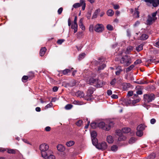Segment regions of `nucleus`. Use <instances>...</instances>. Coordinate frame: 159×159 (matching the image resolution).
<instances>
[{
  "mask_svg": "<svg viewBox=\"0 0 159 159\" xmlns=\"http://www.w3.org/2000/svg\"><path fill=\"white\" fill-rule=\"evenodd\" d=\"M107 141L109 143H112L114 141L113 138L112 136L109 135L107 137Z\"/></svg>",
  "mask_w": 159,
  "mask_h": 159,
  "instance_id": "412c9836",
  "label": "nucleus"
},
{
  "mask_svg": "<svg viewBox=\"0 0 159 159\" xmlns=\"http://www.w3.org/2000/svg\"><path fill=\"white\" fill-rule=\"evenodd\" d=\"M123 89L125 90H127L128 89L130 88L131 84L129 83H124L122 85Z\"/></svg>",
  "mask_w": 159,
  "mask_h": 159,
  "instance_id": "6ab92c4d",
  "label": "nucleus"
},
{
  "mask_svg": "<svg viewBox=\"0 0 159 159\" xmlns=\"http://www.w3.org/2000/svg\"><path fill=\"white\" fill-rule=\"evenodd\" d=\"M107 148V145L106 142H102L101 143H99L97 147H96L98 149L102 150H104Z\"/></svg>",
  "mask_w": 159,
  "mask_h": 159,
  "instance_id": "9b49d317",
  "label": "nucleus"
},
{
  "mask_svg": "<svg viewBox=\"0 0 159 159\" xmlns=\"http://www.w3.org/2000/svg\"><path fill=\"white\" fill-rule=\"evenodd\" d=\"M136 139L134 137L131 138L129 140V142L130 144L134 143L136 141Z\"/></svg>",
  "mask_w": 159,
  "mask_h": 159,
  "instance_id": "49530a36",
  "label": "nucleus"
},
{
  "mask_svg": "<svg viewBox=\"0 0 159 159\" xmlns=\"http://www.w3.org/2000/svg\"><path fill=\"white\" fill-rule=\"evenodd\" d=\"M116 134L118 136H120V138L118 139L119 140H121V137H122V136H121L122 135V133L120 130L118 129L116 130Z\"/></svg>",
  "mask_w": 159,
  "mask_h": 159,
  "instance_id": "c756f323",
  "label": "nucleus"
},
{
  "mask_svg": "<svg viewBox=\"0 0 159 159\" xmlns=\"http://www.w3.org/2000/svg\"><path fill=\"white\" fill-rule=\"evenodd\" d=\"M113 6L115 10L119 9L120 8V6L118 5L113 4Z\"/></svg>",
  "mask_w": 159,
  "mask_h": 159,
  "instance_id": "0e129e2a",
  "label": "nucleus"
},
{
  "mask_svg": "<svg viewBox=\"0 0 159 159\" xmlns=\"http://www.w3.org/2000/svg\"><path fill=\"white\" fill-rule=\"evenodd\" d=\"M98 82L96 83L95 86L98 88L101 87L103 86V83L102 81L99 80H98Z\"/></svg>",
  "mask_w": 159,
  "mask_h": 159,
  "instance_id": "473e14b6",
  "label": "nucleus"
},
{
  "mask_svg": "<svg viewBox=\"0 0 159 159\" xmlns=\"http://www.w3.org/2000/svg\"><path fill=\"white\" fill-rule=\"evenodd\" d=\"M118 150V146L116 145H113L111 147V151L115 152Z\"/></svg>",
  "mask_w": 159,
  "mask_h": 159,
  "instance_id": "72a5a7b5",
  "label": "nucleus"
},
{
  "mask_svg": "<svg viewBox=\"0 0 159 159\" xmlns=\"http://www.w3.org/2000/svg\"><path fill=\"white\" fill-rule=\"evenodd\" d=\"M47 49L45 47L42 48L40 51V55L41 56H43L44 55Z\"/></svg>",
  "mask_w": 159,
  "mask_h": 159,
  "instance_id": "5701e85b",
  "label": "nucleus"
},
{
  "mask_svg": "<svg viewBox=\"0 0 159 159\" xmlns=\"http://www.w3.org/2000/svg\"><path fill=\"white\" fill-rule=\"evenodd\" d=\"M124 102L126 106H128L129 105L132 103V100L130 99L129 97L124 99Z\"/></svg>",
  "mask_w": 159,
  "mask_h": 159,
  "instance_id": "4468645a",
  "label": "nucleus"
},
{
  "mask_svg": "<svg viewBox=\"0 0 159 159\" xmlns=\"http://www.w3.org/2000/svg\"><path fill=\"white\" fill-rule=\"evenodd\" d=\"M107 13L108 16H111L113 15L114 12L113 10L109 9L107 11Z\"/></svg>",
  "mask_w": 159,
  "mask_h": 159,
  "instance_id": "cd10ccee",
  "label": "nucleus"
},
{
  "mask_svg": "<svg viewBox=\"0 0 159 159\" xmlns=\"http://www.w3.org/2000/svg\"><path fill=\"white\" fill-rule=\"evenodd\" d=\"M75 143V142L73 141H70L67 142L66 145L68 147H70L73 145Z\"/></svg>",
  "mask_w": 159,
  "mask_h": 159,
  "instance_id": "ea45409f",
  "label": "nucleus"
},
{
  "mask_svg": "<svg viewBox=\"0 0 159 159\" xmlns=\"http://www.w3.org/2000/svg\"><path fill=\"white\" fill-rule=\"evenodd\" d=\"M137 131L136 132V134L137 136L141 137L143 135V131L140 130H139L137 129Z\"/></svg>",
  "mask_w": 159,
  "mask_h": 159,
  "instance_id": "c9c22d12",
  "label": "nucleus"
},
{
  "mask_svg": "<svg viewBox=\"0 0 159 159\" xmlns=\"http://www.w3.org/2000/svg\"><path fill=\"white\" fill-rule=\"evenodd\" d=\"M90 126L93 129H95L96 127V123L95 122L92 123L90 124Z\"/></svg>",
  "mask_w": 159,
  "mask_h": 159,
  "instance_id": "6e6d98bb",
  "label": "nucleus"
},
{
  "mask_svg": "<svg viewBox=\"0 0 159 159\" xmlns=\"http://www.w3.org/2000/svg\"><path fill=\"white\" fill-rule=\"evenodd\" d=\"M85 120V122H86V121L87 122V124L85 126V128L86 129L88 128V127L89 125L90 121L88 120V119L87 118H86Z\"/></svg>",
  "mask_w": 159,
  "mask_h": 159,
  "instance_id": "5fc2aeb1",
  "label": "nucleus"
},
{
  "mask_svg": "<svg viewBox=\"0 0 159 159\" xmlns=\"http://www.w3.org/2000/svg\"><path fill=\"white\" fill-rule=\"evenodd\" d=\"M98 79H96L93 78H91L90 79L89 82L91 84H92L95 86L96 83L98 82Z\"/></svg>",
  "mask_w": 159,
  "mask_h": 159,
  "instance_id": "dca6fc26",
  "label": "nucleus"
},
{
  "mask_svg": "<svg viewBox=\"0 0 159 159\" xmlns=\"http://www.w3.org/2000/svg\"><path fill=\"white\" fill-rule=\"evenodd\" d=\"M93 25H89V31L90 32H93Z\"/></svg>",
  "mask_w": 159,
  "mask_h": 159,
  "instance_id": "052dcab7",
  "label": "nucleus"
},
{
  "mask_svg": "<svg viewBox=\"0 0 159 159\" xmlns=\"http://www.w3.org/2000/svg\"><path fill=\"white\" fill-rule=\"evenodd\" d=\"M107 28L109 30L111 31L113 30V27L110 25H108L107 26Z\"/></svg>",
  "mask_w": 159,
  "mask_h": 159,
  "instance_id": "603ef678",
  "label": "nucleus"
},
{
  "mask_svg": "<svg viewBox=\"0 0 159 159\" xmlns=\"http://www.w3.org/2000/svg\"><path fill=\"white\" fill-rule=\"evenodd\" d=\"M74 69L73 68L66 69L64 70L60 71L59 74H61V76H62L63 75H66L68 73H70Z\"/></svg>",
  "mask_w": 159,
  "mask_h": 159,
  "instance_id": "f8f14e48",
  "label": "nucleus"
},
{
  "mask_svg": "<svg viewBox=\"0 0 159 159\" xmlns=\"http://www.w3.org/2000/svg\"><path fill=\"white\" fill-rule=\"evenodd\" d=\"M136 93H137V94H135L134 95V96L137 97V96L138 95H141V94H142L143 93L141 90H138L137 91Z\"/></svg>",
  "mask_w": 159,
  "mask_h": 159,
  "instance_id": "4d7b16f0",
  "label": "nucleus"
},
{
  "mask_svg": "<svg viewBox=\"0 0 159 159\" xmlns=\"http://www.w3.org/2000/svg\"><path fill=\"white\" fill-rule=\"evenodd\" d=\"M73 107V105L70 104L66 105L65 107V109L66 110L70 109Z\"/></svg>",
  "mask_w": 159,
  "mask_h": 159,
  "instance_id": "a18cd8bd",
  "label": "nucleus"
},
{
  "mask_svg": "<svg viewBox=\"0 0 159 159\" xmlns=\"http://www.w3.org/2000/svg\"><path fill=\"white\" fill-rule=\"evenodd\" d=\"M98 60V61H97L96 64L97 65H100L98 68V70H99L103 69L106 66V65L104 59L102 58H99Z\"/></svg>",
  "mask_w": 159,
  "mask_h": 159,
  "instance_id": "423d86ee",
  "label": "nucleus"
},
{
  "mask_svg": "<svg viewBox=\"0 0 159 159\" xmlns=\"http://www.w3.org/2000/svg\"><path fill=\"white\" fill-rule=\"evenodd\" d=\"M71 28L72 29L74 30V33H75L78 30V25L72 24Z\"/></svg>",
  "mask_w": 159,
  "mask_h": 159,
  "instance_id": "393cba45",
  "label": "nucleus"
},
{
  "mask_svg": "<svg viewBox=\"0 0 159 159\" xmlns=\"http://www.w3.org/2000/svg\"><path fill=\"white\" fill-rule=\"evenodd\" d=\"M144 1L146 3L148 6L152 5L154 7H157L159 6V0H144Z\"/></svg>",
  "mask_w": 159,
  "mask_h": 159,
  "instance_id": "39448f33",
  "label": "nucleus"
},
{
  "mask_svg": "<svg viewBox=\"0 0 159 159\" xmlns=\"http://www.w3.org/2000/svg\"><path fill=\"white\" fill-rule=\"evenodd\" d=\"M100 11V9H98L95 11L93 15L92 18H96L97 17V16L98 15V12H99Z\"/></svg>",
  "mask_w": 159,
  "mask_h": 159,
  "instance_id": "79ce46f5",
  "label": "nucleus"
},
{
  "mask_svg": "<svg viewBox=\"0 0 159 159\" xmlns=\"http://www.w3.org/2000/svg\"><path fill=\"white\" fill-rule=\"evenodd\" d=\"M95 31L98 33L102 32L104 30V27L102 24H97L95 26Z\"/></svg>",
  "mask_w": 159,
  "mask_h": 159,
  "instance_id": "1a4fd4ad",
  "label": "nucleus"
},
{
  "mask_svg": "<svg viewBox=\"0 0 159 159\" xmlns=\"http://www.w3.org/2000/svg\"><path fill=\"white\" fill-rule=\"evenodd\" d=\"M39 149L42 157H46L47 154H49L52 151L49 149V146L46 143H43L40 145Z\"/></svg>",
  "mask_w": 159,
  "mask_h": 159,
  "instance_id": "f03ea898",
  "label": "nucleus"
},
{
  "mask_svg": "<svg viewBox=\"0 0 159 159\" xmlns=\"http://www.w3.org/2000/svg\"><path fill=\"white\" fill-rule=\"evenodd\" d=\"M144 97L145 98L147 99V101L148 102H149L154 99L155 95L152 93L149 94H144Z\"/></svg>",
  "mask_w": 159,
  "mask_h": 159,
  "instance_id": "9d476101",
  "label": "nucleus"
},
{
  "mask_svg": "<svg viewBox=\"0 0 159 159\" xmlns=\"http://www.w3.org/2000/svg\"><path fill=\"white\" fill-rule=\"evenodd\" d=\"M146 127V126L144 124H141L137 126V129L143 131Z\"/></svg>",
  "mask_w": 159,
  "mask_h": 159,
  "instance_id": "aec40b11",
  "label": "nucleus"
},
{
  "mask_svg": "<svg viewBox=\"0 0 159 159\" xmlns=\"http://www.w3.org/2000/svg\"><path fill=\"white\" fill-rule=\"evenodd\" d=\"M116 78L113 79L111 82H110V84L113 86H114L115 85L116 83Z\"/></svg>",
  "mask_w": 159,
  "mask_h": 159,
  "instance_id": "8fccbe9b",
  "label": "nucleus"
},
{
  "mask_svg": "<svg viewBox=\"0 0 159 159\" xmlns=\"http://www.w3.org/2000/svg\"><path fill=\"white\" fill-rule=\"evenodd\" d=\"M120 61V63L123 64L125 66H128L132 63L131 57L127 55L122 56Z\"/></svg>",
  "mask_w": 159,
  "mask_h": 159,
  "instance_id": "7ed1b4c3",
  "label": "nucleus"
},
{
  "mask_svg": "<svg viewBox=\"0 0 159 159\" xmlns=\"http://www.w3.org/2000/svg\"><path fill=\"white\" fill-rule=\"evenodd\" d=\"M28 79L29 78L28 76L24 75L22 77L21 80L23 82L25 83L27 81Z\"/></svg>",
  "mask_w": 159,
  "mask_h": 159,
  "instance_id": "e433bc0d",
  "label": "nucleus"
},
{
  "mask_svg": "<svg viewBox=\"0 0 159 159\" xmlns=\"http://www.w3.org/2000/svg\"><path fill=\"white\" fill-rule=\"evenodd\" d=\"M116 71L115 72V74L116 75L118 76L119 75L122 71L121 67L120 66H118L116 67Z\"/></svg>",
  "mask_w": 159,
  "mask_h": 159,
  "instance_id": "ddd939ff",
  "label": "nucleus"
},
{
  "mask_svg": "<svg viewBox=\"0 0 159 159\" xmlns=\"http://www.w3.org/2000/svg\"><path fill=\"white\" fill-rule=\"evenodd\" d=\"M157 14H159V9L155 12L152 13L151 15H148V18L146 21V24L147 25H150L155 22L157 19L156 16Z\"/></svg>",
  "mask_w": 159,
  "mask_h": 159,
  "instance_id": "f257e3e1",
  "label": "nucleus"
},
{
  "mask_svg": "<svg viewBox=\"0 0 159 159\" xmlns=\"http://www.w3.org/2000/svg\"><path fill=\"white\" fill-rule=\"evenodd\" d=\"M140 100V99H137L136 100H132V103L133 104H135L139 102Z\"/></svg>",
  "mask_w": 159,
  "mask_h": 159,
  "instance_id": "e2e57ef3",
  "label": "nucleus"
},
{
  "mask_svg": "<svg viewBox=\"0 0 159 159\" xmlns=\"http://www.w3.org/2000/svg\"><path fill=\"white\" fill-rule=\"evenodd\" d=\"M155 157V153H152L150 154L146 159H154Z\"/></svg>",
  "mask_w": 159,
  "mask_h": 159,
  "instance_id": "2f4dec72",
  "label": "nucleus"
},
{
  "mask_svg": "<svg viewBox=\"0 0 159 159\" xmlns=\"http://www.w3.org/2000/svg\"><path fill=\"white\" fill-rule=\"evenodd\" d=\"M78 96L80 98H83L84 96V92L80 91H78L77 93Z\"/></svg>",
  "mask_w": 159,
  "mask_h": 159,
  "instance_id": "7c9ffc66",
  "label": "nucleus"
},
{
  "mask_svg": "<svg viewBox=\"0 0 159 159\" xmlns=\"http://www.w3.org/2000/svg\"><path fill=\"white\" fill-rule=\"evenodd\" d=\"M133 94V91H129L128 92L127 96L129 97H130L132 96Z\"/></svg>",
  "mask_w": 159,
  "mask_h": 159,
  "instance_id": "680f3d73",
  "label": "nucleus"
},
{
  "mask_svg": "<svg viewBox=\"0 0 159 159\" xmlns=\"http://www.w3.org/2000/svg\"><path fill=\"white\" fill-rule=\"evenodd\" d=\"M156 120L155 119L152 118L150 120V123L152 124H154L156 123Z\"/></svg>",
  "mask_w": 159,
  "mask_h": 159,
  "instance_id": "338daca9",
  "label": "nucleus"
},
{
  "mask_svg": "<svg viewBox=\"0 0 159 159\" xmlns=\"http://www.w3.org/2000/svg\"><path fill=\"white\" fill-rule=\"evenodd\" d=\"M91 139L96 138L97 137V133L95 131H93L91 132Z\"/></svg>",
  "mask_w": 159,
  "mask_h": 159,
  "instance_id": "f704fd0d",
  "label": "nucleus"
},
{
  "mask_svg": "<svg viewBox=\"0 0 159 159\" xmlns=\"http://www.w3.org/2000/svg\"><path fill=\"white\" fill-rule=\"evenodd\" d=\"M52 103L51 102H50L48 104L45 106V109H47L48 108H50L52 107Z\"/></svg>",
  "mask_w": 159,
  "mask_h": 159,
  "instance_id": "3c124183",
  "label": "nucleus"
},
{
  "mask_svg": "<svg viewBox=\"0 0 159 159\" xmlns=\"http://www.w3.org/2000/svg\"><path fill=\"white\" fill-rule=\"evenodd\" d=\"M134 65L132 64L129 66L126 69V71L128 72L131 70L134 67Z\"/></svg>",
  "mask_w": 159,
  "mask_h": 159,
  "instance_id": "58836bf2",
  "label": "nucleus"
},
{
  "mask_svg": "<svg viewBox=\"0 0 159 159\" xmlns=\"http://www.w3.org/2000/svg\"><path fill=\"white\" fill-rule=\"evenodd\" d=\"M7 152L10 154H15L16 153V150L14 149H8Z\"/></svg>",
  "mask_w": 159,
  "mask_h": 159,
  "instance_id": "c03bdc74",
  "label": "nucleus"
},
{
  "mask_svg": "<svg viewBox=\"0 0 159 159\" xmlns=\"http://www.w3.org/2000/svg\"><path fill=\"white\" fill-rule=\"evenodd\" d=\"M143 45L140 44L136 47V50L137 51L139 52L142 50L143 49Z\"/></svg>",
  "mask_w": 159,
  "mask_h": 159,
  "instance_id": "37998d69",
  "label": "nucleus"
},
{
  "mask_svg": "<svg viewBox=\"0 0 159 159\" xmlns=\"http://www.w3.org/2000/svg\"><path fill=\"white\" fill-rule=\"evenodd\" d=\"M138 10V8H135V12L134 14V16L136 18H139V12Z\"/></svg>",
  "mask_w": 159,
  "mask_h": 159,
  "instance_id": "4be33fe9",
  "label": "nucleus"
},
{
  "mask_svg": "<svg viewBox=\"0 0 159 159\" xmlns=\"http://www.w3.org/2000/svg\"><path fill=\"white\" fill-rule=\"evenodd\" d=\"M57 150L60 152H63L65 150V147L61 144H59L57 146Z\"/></svg>",
  "mask_w": 159,
  "mask_h": 159,
  "instance_id": "f3484780",
  "label": "nucleus"
},
{
  "mask_svg": "<svg viewBox=\"0 0 159 159\" xmlns=\"http://www.w3.org/2000/svg\"><path fill=\"white\" fill-rule=\"evenodd\" d=\"M64 40V39H59L57 40V43L59 44H61L63 42Z\"/></svg>",
  "mask_w": 159,
  "mask_h": 159,
  "instance_id": "774afa93",
  "label": "nucleus"
},
{
  "mask_svg": "<svg viewBox=\"0 0 159 159\" xmlns=\"http://www.w3.org/2000/svg\"><path fill=\"white\" fill-rule=\"evenodd\" d=\"M63 9L62 7H60L58 9L57 11V12L59 15H60Z\"/></svg>",
  "mask_w": 159,
  "mask_h": 159,
  "instance_id": "69168bd1",
  "label": "nucleus"
},
{
  "mask_svg": "<svg viewBox=\"0 0 159 159\" xmlns=\"http://www.w3.org/2000/svg\"><path fill=\"white\" fill-rule=\"evenodd\" d=\"M81 6H82V10H84L86 6V3L84 0H80V3H75L73 5V6L74 8H76L80 7Z\"/></svg>",
  "mask_w": 159,
  "mask_h": 159,
  "instance_id": "0eeeda50",
  "label": "nucleus"
},
{
  "mask_svg": "<svg viewBox=\"0 0 159 159\" xmlns=\"http://www.w3.org/2000/svg\"><path fill=\"white\" fill-rule=\"evenodd\" d=\"M93 144L95 146L96 148L97 145L98 144V140L97 138L91 139Z\"/></svg>",
  "mask_w": 159,
  "mask_h": 159,
  "instance_id": "a878e982",
  "label": "nucleus"
},
{
  "mask_svg": "<svg viewBox=\"0 0 159 159\" xmlns=\"http://www.w3.org/2000/svg\"><path fill=\"white\" fill-rule=\"evenodd\" d=\"M93 88L91 87H89L86 93V98L88 100H90L91 99L92 94L93 93Z\"/></svg>",
  "mask_w": 159,
  "mask_h": 159,
  "instance_id": "6e6552de",
  "label": "nucleus"
},
{
  "mask_svg": "<svg viewBox=\"0 0 159 159\" xmlns=\"http://www.w3.org/2000/svg\"><path fill=\"white\" fill-rule=\"evenodd\" d=\"M114 122L113 121H111L109 123V124H106L103 122H100L98 124L99 127L105 130H109L111 128V127L114 125Z\"/></svg>",
  "mask_w": 159,
  "mask_h": 159,
  "instance_id": "20e7f679",
  "label": "nucleus"
},
{
  "mask_svg": "<svg viewBox=\"0 0 159 159\" xmlns=\"http://www.w3.org/2000/svg\"><path fill=\"white\" fill-rule=\"evenodd\" d=\"M85 54L84 53H82L80 54L79 56V60H81L82 59H83L85 56Z\"/></svg>",
  "mask_w": 159,
  "mask_h": 159,
  "instance_id": "09e8293b",
  "label": "nucleus"
},
{
  "mask_svg": "<svg viewBox=\"0 0 159 159\" xmlns=\"http://www.w3.org/2000/svg\"><path fill=\"white\" fill-rule=\"evenodd\" d=\"M148 38V35L146 34H143L141 37L140 39L141 40H145L147 39Z\"/></svg>",
  "mask_w": 159,
  "mask_h": 159,
  "instance_id": "c85d7f7f",
  "label": "nucleus"
},
{
  "mask_svg": "<svg viewBox=\"0 0 159 159\" xmlns=\"http://www.w3.org/2000/svg\"><path fill=\"white\" fill-rule=\"evenodd\" d=\"M133 50V47L131 46H129L127 48L125 53L126 54H128Z\"/></svg>",
  "mask_w": 159,
  "mask_h": 159,
  "instance_id": "bb28decb",
  "label": "nucleus"
},
{
  "mask_svg": "<svg viewBox=\"0 0 159 159\" xmlns=\"http://www.w3.org/2000/svg\"><path fill=\"white\" fill-rule=\"evenodd\" d=\"M131 129L129 128H124L122 129V132L124 133H127L131 131Z\"/></svg>",
  "mask_w": 159,
  "mask_h": 159,
  "instance_id": "b1692460",
  "label": "nucleus"
},
{
  "mask_svg": "<svg viewBox=\"0 0 159 159\" xmlns=\"http://www.w3.org/2000/svg\"><path fill=\"white\" fill-rule=\"evenodd\" d=\"M136 83L139 84H147L148 82L147 81H145L143 80H142L138 81Z\"/></svg>",
  "mask_w": 159,
  "mask_h": 159,
  "instance_id": "4c0bfd02",
  "label": "nucleus"
},
{
  "mask_svg": "<svg viewBox=\"0 0 159 159\" xmlns=\"http://www.w3.org/2000/svg\"><path fill=\"white\" fill-rule=\"evenodd\" d=\"M83 121L81 120H79L77 121L76 124L78 126H80L82 123Z\"/></svg>",
  "mask_w": 159,
  "mask_h": 159,
  "instance_id": "13d9d810",
  "label": "nucleus"
},
{
  "mask_svg": "<svg viewBox=\"0 0 159 159\" xmlns=\"http://www.w3.org/2000/svg\"><path fill=\"white\" fill-rule=\"evenodd\" d=\"M83 19L82 18H81L79 21V25L82 30H85V27L83 25Z\"/></svg>",
  "mask_w": 159,
  "mask_h": 159,
  "instance_id": "a211bd4d",
  "label": "nucleus"
},
{
  "mask_svg": "<svg viewBox=\"0 0 159 159\" xmlns=\"http://www.w3.org/2000/svg\"><path fill=\"white\" fill-rule=\"evenodd\" d=\"M52 152L51 151V152L50 153V154H47L46 155V157H43L45 159H55V157L52 154Z\"/></svg>",
  "mask_w": 159,
  "mask_h": 159,
  "instance_id": "2eb2a0df",
  "label": "nucleus"
},
{
  "mask_svg": "<svg viewBox=\"0 0 159 159\" xmlns=\"http://www.w3.org/2000/svg\"><path fill=\"white\" fill-rule=\"evenodd\" d=\"M142 62V61L140 59H138L137 60H136L134 63V66L135 65L140 64Z\"/></svg>",
  "mask_w": 159,
  "mask_h": 159,
  "instance_id": "864d4df0",
  "label": "nucleus"
},
{
  "mask_svg": "<svg viewBox=\"0 0 159 159\" xmlns=\"http://www.w3.org/2000/svg\"><path fill=\"white\" fill-rule=\"evenodd\" d=\"M147 62L149 63H155L157 62V61H156L155 59L152 58L148 60Z\"/></svg>",
  "mask_w": 159,
  "mask_h": 159,
  "instance_id": "de8ad7c7",
  "label": "nucleus"
},
{
  "mask_svg": "<svg viewBox=\"0 0 159 159\" xmlns=\"http://www.w3.org/2000/svg\"><path fill=\"white\" fill-rule=\"evenodd\" d=\"M73 104H75V105H81V103H80V102L79 101H78V100H74L73 102Z\"/></svg>",
  "mask_w": 159,
  "mask_h": 159,
  "instance_id": "bf43d9fd",
  "label": "nucleus"
},
{
  "mask_svg": "<svg viewBox=\"0 0 159 159\" xmlns=\"http://www.w3.org/2000/svg\"><path fill=\"white\" fill-rule=\"evenodd\" d=\"M29 78V80H31L32 79L34 76V73L32 72H30L28 76Z\"/></svg>",
  "mask_w": 159,
  "mask_h": 159,
  "instance_id": "a19ab883",
  "label": "nucleus"
}]
</instances>
